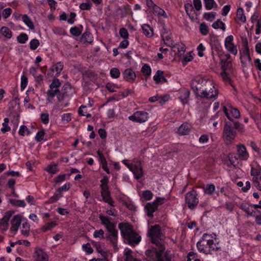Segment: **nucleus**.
<instances>
[{
	"instance_id": "nucleus-1",
	"label": "nucleus",
	"mask_w": 261,
	"mask_h": 261,
	"mask_svg": "<svg viewBox=\"0 0 261 261\" xmlns=\"http://www.w3.org/2000/svg\"><path fill=\"white\" fill-rule=\"evenodd\" d=\"M148 236L150 237L151 242L156 247L154 249H148L145 254L148 257L147 261H165L163 259V254L165 250L164 234L161 232L160 226L155 225L151 226Z\"/></svg>"
},
{
	"instance_id": "nucleus-2",
	"label": "nucleus",
	"mask_w": 261,
	"mask_h": 261,
	"mask_svg": "<svg viewBox=\"0 0 261 261\" xmlns=\"http://www.w3.org/2000/svg\"><path fill=\"white\" fill-rule=\"evenodd\" d=\"M118 228L125 243L134 246L141 241V236L133 229L132 225L129 223H120Z\"/></svg>"
},
{
	"instance_id": "nucleus-3",
	"label": "nucleus",
	"mask_w": 261,
	"mask_h": 261,
	"mask_svg": "<svg viewBox=\"0 0 261 261\" xmlns=\"http://www.w3.org/2000/svg\"><path fill=\"white\" fill-rule=\"evenodd\" d=\"M207 86H208V88H206L199 93H197V96L201 98L214 100L218 96V90L215 87L214 82H209L208 85Z\"/></svg>"
},
{
	"instance_id": "nucleus-4",
	"label": "nucleus",
	"mask_w": 261,
	"mask_h": 261,
	"mask_svg": "<svg viewBox=\"0 0 261 261\" xmlns=\"http://www.w3.org/2000/svg\"><path fill=\"white\" fill-rule=\"evenodd\" d=\"M108 232L106 234V238L112 244L115 250H117V240L118 232L116 224H111L106 228Z\"/></svg>"
},
{
	"instance_id": "nucleus-5",
	"label": "nucleus",
	"mask_w": 261,
	"mask_h": 261,
	"mask_svg": "<svg viewBox=\"0 0 261 261\" xmlns=\"http://www.w3.org/2000/svg\"><path fill=\"white\" fill-rule=\"evenodd\" d=\"M198 250L205 254H211L212 251H217L220 249V247L216 243H211L199 240L197 243Z\"/></svg>"
},
{
	"instance_id": "nucleus-6",
	"label": "nucleus",
	"mask_w": 261,
	"mask_h": 261,
	"mask_svg": "<svg viewBox=\"0 0 261 261\" xmlns=\"http://www.w3.org/2000/svg\"><path fill=\"white\" fill-rule=\"evenodd\" d=\"M185 202L191 210L195 209L199 203V199L197 197L196 191L192 190L186 193L185 195Z\"/></svg>"
},
{
	"instance_id": "nucleus-7",
	"label": "nucleus",
	"mask_w": 261,
	"mask_h": 261,
	"mask_svg": "<svg viewBox=\"0 0 261 261\" xmlns=\"http://www.w3.org/2000/svg\"><path fill=\"white\" fill-rule=\"evenodd\" d=\"M223 110L226 117L230 121H232L233 118L238 119L240 117L239 110L230 103L227 104L226 106H223Z\"/></svg>"
},
{
	"instance_id": "nucleus-8",
	"label": "nucleus",
	"mask_w": 261,
	"mask_h": 261,
	"mask_svg": "<svg viewBox=\"0 0 261 261\" xmlns=\"http://www.w3.org/2000/svg\"><path fill=\"white\" fill-rule=\"evenodd\" d=\"M146 5L148 9L154 15L158 17L167 18L168 16L165 11L155 5L152 0H146Z\"/></svg>"
},
{
	"instance_id": "nucleus-9",
	"label": "nucleus",
	"mask_w": 261,
	"mask_h": 261,
	"mask_svg": "<svg viewBox=\"0 0 261 261\" xmlns=\"http://www.w3.org/2000/svg\"><path fill=\"white\" fill-rule=\"evenodd\" d=\"M128 118L133 122L142 123L148 120L149 114L144 111H137L132 115L129 116Z\"/></svg>"
},
{
	"instance_id": "nucleus-10",
	"label": "nucleus",
	"mask_w": 261,
	"mask_h": 261,
	"mask_svg": "<svg viewBox=\"0 0 261 261\" xmlns=\"http://www.w3.org/2000/svg\"><path fill=\"white\" fill-rule=\"evenodd\" d=\"M235 129L230 124L226 123L223 131V138L227 143H230L235 137Z\"/></svg>"
},
{
	"instance_id": "nucleus-11",
	"label": "nucleus",
	"mask_w": 261,
	"mask_h": 261,
	"mask_svg": "<svg viewBox=\"0 0 261 261\" xmlns=\"http://www.w3.org/2000/svg\"><path fill=\"white\" fill-rule=\"evenodd\" d=\"M233 36L229 35L226 37L224 42V46L227 51L236 56L238 54L237 45L233 42Z\"/></svg>"
},
{
	"instance_id": "nucleus-12",
	"label": "nucleus",
	"mask_w": 261,
	"mask_h": 261,
	"mask_svg": "<svg viewBox=\"0 0 261 261\" xmlns=\"http://www.w3.org/2000/svg\"><path fill=\"white\" fill-rule=\"evenodd\" d=\"M127 168L132 171L137 179L140 178L143 175L141 164H126Z\"/></svg>"
},
{
	"instance_id": "nucleus-13",
	"label": "nucleus",
	"mask_w": 261,
	"mask_h": 261,
	"mask_svg": "<svg viewBox=\"0 0 261 261\" xmlns=\"http://www.w3.org/2000/svg\"><path fill=\"white\" fill-rule=\"evenodd\" d=\"M21 223V219L20 216L19 215H15L13 217L11 220V227L10 228V231H13L14 234L17 231L19 227L20 226Z\"/></svg>"
},
{
	"instance_id": "nucleus-14",
	"label": "nucleus",
	"mask_w": 261,
	"mask_h": 261,
	"mask_svg": "<svg viewBox=\"0 0 261 261\" xmlns=\"http://www.w3.org/2000/svg\"><path fill=\"white\" fill-rule=\"evenodd\" d=\"M123 76L126 81L130 83L133 82L136 78L135 72L131 68L125 69L123 72Z\"/></svg>"
},
{
	"instance_id": "nucleus-15",
	"label": "nucleus",
	"mask_w": 261,
	"mask_h": 261,
	"mask_svg": "<svg viewBox=\"0 0 261 261\" xmlns=\"http://www.w3.org/2000/svg\"><path fill=\"white\" fill-rule=\"evenodd\" d=\"M238 152L240 160L246 161L249 158V154L246 150L245 146L243 144L237 146Z\"/></svg>"
},
{
	"instance_id": "nucleus-16",
	"label": "nucleus",
	"mask_w": 261,
	"mask_h": 261,
	"mask_svg": "<svg viewBox=\"0 0 261 261\" xmlns=\"http://www.w3.org/2000/svg\"><path fill=\"white\" fill-rule=\"evenodd\" d=\"M35 257L36 261H48V256L47 253L42 249H36L35 252Z\"/></svg>"
},
{
	"instance_id": "nucleus-17",
	"label": "nucleus",
	"mask_w": 261,
	"mask_h": 261,
	"mask_svg": "<svg viewBox=\"0 0 261 261\" xmlns=\"http://www.w3.org/2000/svg\"><path fill=\"white\" fill-rule=\"evenodd\" d=\"M11 214L9 212L6 213L3 218L0 219V229L2 231H6L8 228V222Z\"/></svg>"
},
{
	"instance_id": "nucleus-18",
	"label": "nucleus",
	"mask_w": 261,
	"mask_h": 261,
	"mask_svg": "<svg viewBox=\"0 0 261 261\" xmlns=\"http://www.w3.org/2000/svg\"><path fill=\"white\" fill-rule=\"evenodd\" d=\"M192 128L191 124L186 122L182 124L178 128V133L180 135H187L189 134Z\"/></svg>"
},
{
	"instance_id": "nucleus-19",
	"label": "nucleus",
	"mask_w": 261,
	"mask_h": 261,
	"mask_svg": "<svg viewBox=\"0 0 261 261\" xmlns=\"http://www.w3.org/2000/svg\"><path fill=\"white\" fill-rule=\"evenodd\" d=\"M158 205L153 202L147 203L145 206L147 215L150 218H152L153 217V213L158 209Z\"/></svg>"
},
{
	"instance_id": "nucleus-20",
	"label": "nucleus",
	"mask_w": 261,
	"mask_h": 261,
	"mask_svg": "<svg viewBox=\"0 0 261 261\" xmlns=\"http://www.w3.org/2000/svg\"><path fill=\"white\" fill-rule=\"evenodd\" d=\"M101 195L103 201L108 203L112 207L115 206V202L111 197L109 190L101 191Z\"/></svg>"
},
{
	"instance_id": "nucleus-21",
	"label": "nucleus",
	"mask_w": 261,
	"mask_h": 261,
	"mask_svg": "<svg viewBox=\"0 0 261 261\" xmlns=\"http://www.w3.org/2000/svg\"><path fill=\"white\" fill-rule=\"evenodd\" d=\"M190 93V91L187 89H182L180 91L179 98L183 104L188 103Z\"/></svg>"
},
{
	"instance_id": "nucleus-22",
	"label": "nucleus",
	"mask_w": 261,
	"mask_h": 261,
	"mask_svg": "<svg viewBox=\"0 0 261 261\" xmlns=\"http://www.w3.org/2000/svg\"><path fill=\"white\" fill-rule=\"evenodd\" d=\"M240 60L244 68H249L252 67L251 59L250 55L240 56Z\"/></svg>"
},
{
	"instance_id": "nucleus-23",
	"label": "nucleus",
	"mask_w": 261,
	"mask_h": 261,
	"mask_svg": "<svg viewBox=\"0 0 261 261\" xmlns=\"http://www.w3.org/2000/svg\"><path fill=\"white\" fill-rule=\"evenodd\" d=\"M59 93V90H56L55 89H50V88L49 87V89L47 92V101H48L49 102L52 103L55 96Z\"/></svg>"
},
{
	"instance_id": "nucleus-24",
	"label": "nucleus",
	"mask_w": 261,
	"mask_h": 261,
	"mask_svg": "<svg viewBox=\"0 0 261 261\" xmlns=\"http://www.w3.org/2000/svg\"><path fill=\"white\" fill-rule=\"evenodd\" d=\"M99 218L101 222V224L104 225L106 228L111 224H116L115 223L111 222L112 219L111 218L108 216H105L102 214L99 215Z\"/></svg>"
},
{
	"instance_id": "nucleus-25",
	"label": "nucleus",
	"mask_w": 261,
	"mask_h": 261,
	"mask_svg": "<svg viewBox=\"0 0 261 261\" xmlns=\"http://www.w3.org/2000/svg\"><path fill=\"white\" fill-rule=\"evenodd\" d=\"M63 68V64L62 62H59L54 64L51 67V71L55 72V75L58 76Z\"/></svg>"
},
{
	"instance_id": "nucleus-26",
	"label": "nucleus",
	"mask_w": 261,
	"mask_h": 261,
	"mask_svg": "<svg viewBox=\"0 0 261 261\" xmlns=\"http://www.w3.org/2000/svg\"><path fill=\"white\" fill-rule=\"evenodd\" d=\"M141 28L143 34L147 37H151L153 36V30L149 25L147 24H143Z\"/></svg>"
},
{
	"instance_id": "nucleus-27",
	"label": "nucleus",
	"mask_w": 261,
	"mask_h": 261,
	"mask_svg": "<svg viewBox=\"0 0 261 261\" xmlns=\"http://www.w3.org/2000/svg\"><path fill=\"white\" fill-rule=\"evenodd\" d=\"M153 80L156 83H164L167 81L164 76L163 72L160 70L157 71L155 75L153 76Z\"/></svg>"
},
{
	"instance_id": "nucleus-28",
	"label": "nucleus",
	"mask_w": 261,
	"mask_h": 261,
	"mask_svg": "<svg viewBox=\"0 0 261 261\" xmlns=\"http://www.w3.org/2000/svg\"><path fill=\"white\" fill-rule=\"evenodd\" d=\"M216 234L214 233L212 234H209L205 233L203 234L202 238L200 240V241L208 242L210 243H215L213 239H216Z\"/></svg>"
},
{
	"instance_id": "nucleus-29",
	"label": "nucleus",
	"mask_w": 261,
	"mask_h": 261,
	"mask_svg": "<svg viewBox=\"0 0 261 261\" xmlns=\"http://www.w3.org/2000/svg\"><path fill=\"white\" fill-rule=\"evenodd\" d=\"M237 19L242 23H245L246 21V18L244 14V9L242 8L238 9L237 12Z\"/></svg>"
},
{
	"instance_id": "nucleus-30",
	"label": "nucleus",
	"mask_w": 261,
	"mask_h": 261,
	"mask_svg": "<svg viewBox=\"0 0 261 261\" xmlns=\"http://www.w3.org/2000/svg\"><path fill=\"white\" fill-rule=\"evenodd\" d=\"M22 19L23 22L25 23V25L31 30L34 29V25L33 22L31 20V18L27 15H24L22 16Z\"/></svg>"
},
{
	"instance_id": "nucleus-31",
	"label": "nucleus",
	"mask_w": 261,
	"mask_h": 261,
	"mask_svg": "<svg viewBox=\"0 0 261 261\" xmlns=\"http://www.w3.org/2000/svg\"><path fill=\"white\" fill-rule=\"evenodd\" d=\"M124 256L125 257L124 261H140L133 256L132 251L130 249H126L125 250Z\"/></svg>"
},
{
	"instance_id": "nucleus-32",
	"label": "nucleus",
	"mask_w": 261,
	"mask_h": 261,
	"mask_svg": "<svg viewBox=\"0 0 261 261\" xmlns=\"http://www.w3.org/2000/svg\"><path fill=\"white\" fill-rule=\"evenodd\" d=\"M57 165L58 164H49L44 170L49 173L55 174L59 170Z\"/></svg>"
},
{
	"instance_id": "nucleus-33",
	"label": "nucleus",
	"mask_w": 261,
	"mask_h": 261,
	"mask_svg": "<svg viewBox=\"0 0 261 261\" xmlns=\"http://www.w3.org/2000/svg\"><path fill=\"white\" fill-rule=\"evenodd\" d=\"M212 27L215 29H221L223 31H225L226 27L225 23L220 19H218L212 24Z\"/></svg>"
},
{
	"instance_id": "nucleus-34",
	"label": "nucleus",
	"mask_w": 261,
	"mask_h": 261,
	"mask_svg": "<svg viewBox=\"0 0 261 261\" xmlns=\"http://www.w3.org/2000/svg\"><path fill=\"white\" fill-rule=\"evenodd\" d=\"M162 37L164 40L165 43L169 46H172L173 43L171 40V35L170 34H162Z\"/></svg>"
},
{
	"instance_id": "nucleus-35",
	"label": "nucleus",
	"mask_w": 261,
	"mask_h": 261,
	"mask_svg": "<svg viewBox=\"0 0 261 261\" xmlns=\"http://www.w3.org/2000/svg\"><path fill=\"white\" fill-rule=\"evenodd\" d=\"M204 3L205 9L208 10L218 7L214 0H204Z\"/></svg>"
},
{
	"instance_id": "nucleus-36",
	"label": "nucleus",
	"mask_w": 261,
	"mask_h": 261,
	"mask_svg": "<svg viewBox=\"0 0 261 261\" xmlns=\"http://www.w3.org/2000/svg\"><path fill=\"white\" fill-rule=\"evenodd\" d=\"M100 187L101 188V191H107L109 190V187L108 186V177L106 176H104L101 180H100Z\"/></svg>"
},
{
	"instance_id": "nucleus-37",
	"label": "nucleus",
	"mask_w": 261,
	"mask_h": 261,
	"mask_svg": "<svg viewBox=\"0 0 261 261\" xmlns=\"http://www.w3.org/2000/svg\"><path fill=\"white\" fill-rule=\"evenodd\" d=\"M30 225L27 222L23 223L22 225L21 233L25 237H28L30 234Z\"/></svg>"
},
{
	"instance_id": "nucleus-38",
	"label": "nucleus",
	"mask_w": 261,
	"mask_h": 261,
	"mask_svg": "<svg viewBox=\"0 0 261 261\" xmlns=\"http://www.w3.org/2000/svg\"><path fill=\"white\" fill-rule=\"evenodd\" d=\"M1 34L6 38L9 39L12 37L11 31L6 27H3L1 30Z\"/></svg>"
},
{
	"instance_id": "nucleus-39",
	"label": "nucleus",
	"mask_w": 261,
	"mask_h": 261,
	"mask_svg": "<svg viewBox=\"0 0 261 261\" xmlns=\"http://www.w3.org/2000/svg\"><path fill=\"white\" fill-rule=\"evenodd\" d=\"M9 120L8 118H5L4 120V122L2 124V127L1 129V132L3 133H5L10 130V127L9 126L8 123Z\"/></svg>"
},
{
	"instance_id": "nucleus-40",
	"label": "nucleus",
	"mask_w": 261,
	"mask_h": 261,
	"mask_svg": "<svg viewBox=\"0 0 261 261\" xmlns=\"http://www.w3.org/2000/svg\"><path fill=\"white\" fill-rule=\"evenodd\" d=\"M79 114L81 116H86L87 118L91 117L92 115L87 112L86 106L82 105L79 109Z\"/></svg>"
},
{
	"instance_id": "nucleus-41",
	"label": "nucleus",
	"mask_w": 261,
	"mask_h": 261,
	"mask_svg": "<svg viewBox=\"0 0 261 261\" xmlns=\"http://www.w3.org/2000/svg\"><path fill=\"white\" fill-rule=\"evenodd\" d=\"M215 191V186L213 184L207 185L205 188H203L205 194L212 195Z\"/></svg>"
},
{
	"instance_id": "nucleus-42",
	"label": "nucleus",
	"mask_w": 261,
	"mask_h": 261,
	"mask_svg": "<svg viewBox=\"0 0 261 261\" xmlns=\"http://www.w3.org/2000/svg\"><path fill=\"white\" fill-rule=\"evenodd\" d=\"M221 64L223 71L230 69L231 67V62L227 60L222 59Z\"/></svg>"
},
{
	"instance_id": "nucleus-43",
	"label": "nucleus",
	"mask_w": 261,
	"mask_h": 261,
	"mask_svg": "<svg viewBox=\"0 0 261 261\" xmlns=\"http://www.w3.org/2000/svg\"><path fill=\"white\" fill-rule=\"evenodd\" d=\"M57 225V223L56 222H50L46 223L41 228V230L43 232H46L47 231L51 230L54 227H55Z\"/></svg>"
},
{
	"instance_id": "nucleus-44",
	"label": "nucleus",
	"mask_w": 261,
	"mask_h": 261,
	"mask_svg": "<svg viewBox=\"0 0 261 261\" xmlns=\"http://www.w3.org/2000/svg\"><path fill=\"white\" fill-rule=\"evenodd\" d=\"M18 134L21 136H24L25 135H30L31 132L29 131V129L25 125H22L20 126Z\"/></svg>"
},
{
	"instance_id": "nucleus-45",
	"label": "nucleus",
	"mask_w": 261,
	"mask_h": 261,
	"mask_svg": "<svg viewBox=\"0 0 261 261\" xmlns=\"http://www.w3.org/2000/svg\"><path fill=\"white\" fill-rule=\"evenodd\" d=\"M93 244H94L96 250L100 253L102 256L103 257H106L107 255V252L103 250L102 248L101 247V245L99 243H93Z\"/></svg>"
},
{
	"instance_id": "nucleus-46",
	"label": "nucleus",
	"mask_w": 261,
	"mask_h": 261,
	"mask_svg": "<svg viewBox=\"0 0 261 261\" xmlns=\"http://www.w3.org/2000/svg\"><path fill=\"white\" fill-rule=\"evenodd\" d=\"M250 204L242 203L239 205V207L245 212L248 215L253 216V212H251L249 209V206H251Z\"/></svg>"
},
{
	"instance_id": "nucleus-47",
	"label": "nucleus",
	"mask_w": 261,
	"mask_h": 261,
	"mask_svg": "<svg viewBox=\"0 0 261 261\" xmlns=\"http://www.w3.org/2000/svg\"><path fill=\"white\" fill-rule=\"evenodd\" d=\"M28 36L25 33H21L17 37V41L21 44L25 43L28 40Z\"/></svg>"
},
{
	"instance_id": "nucleus-48",
	"label": "nucleus",
	"mask_w": 261,
	"mask_h": 261,
	"mask_svg": "<svg viewBox=\"0 0 261 261\" xmlns=\"http://www.w3.org/2000/svg\"><path fill=\"white\" fill-rule=\"evenodd\" d=\"M216 16V13L214 12H206L203 15L204 19L210 21H213L215 18Z\"/></svg>"
},
{
	"instance_id": "nucleus-49",
	"label": "nucleus",
	"mask_w": 261,
	"mask_h": 261,
	"mask_svg": "<svg viewBox=\"0 0 261 261\" xmlns=\"http://www.w3.org/2000/svg\"><path fill=\"white\" fill-rule=\"evenodd\" d=\"M10 202L13 205L24 207L25 206V203L24 200H16V199H10Z\"/></svg>"
},
{
	"instance_id": "nucleus-50",
	"label": "nucleus",
	"mask_w": 261,
	"mask_h": 261,
	"mask_svg": "<svg viewBox=\"0 0 261 261\" xmlns=\"http://www.w3.org/2000/svg\"><path fill=\"white\" fill-rule=\"evenodd\" d=\"M30 48L31 50H36L40 45L39 41L37 39H33L30 42Z\"/></svg>"
},
{
	"instance_id": "nucleus-51",
	"label": "nucleus",
	"mask_w": 261,
	"mask_h": 261,
	"mask_svg": "<svg viewBox=\"0 0 261 261\" xmlns=\"http://www.w3.org/2000/svg\"><path fill=\"white\" fill-rule=\"evenodd\" d=\"M111 76L113 79H117L120 76V72L117 68H112L110 71Z\"/></svg>"
},
{
	"instance_id": "nucleus-52",
	"label": "nucleus",
	"mask_w": 261,
	"mask_h": 261,
	"mask_svg": "<svg viewBox=\"0 0 261 261\" xmlns=\"http://www.w3.org/2000/svg\"><path fill=\"white\" fill-rule=\"evenodd\" d=\"M199 30L201 34L206 36L208 33L207 25L205 23H202L199 26Z\"/></svg>"
},
{
	"instance_id": "nucleus-53",
	"label": "nucleus",
	"mask_w": 261,
	"mask_h": 261,
	"mask_svg": "<svg viewBox=\"0 0 261 261\" xmlns=\"http://www.w3.org/2000/svg\"><path fill=\"white\" fill-rule=\"evenodd\" d=\"M62 196L61 194L59 193L57 191L54 196L51 197L47 201L48 203H53L56 202Z\"/></svg>"
},
{
	"instance_id": "nucleus-54",
	"label": "nucleus",
	"mask_w": 261,
	"mask_h": 261,
	"mask_svg": "<svg viewBox=\"0 0 261 261\" xmlns=\"http://www.w3.org/2000/svg\"><path fill=\"white\" fill-rule=\"evenodd\" d=\"M177 49L178 54L180 55H182L185 51V46L182 44H176L172 46Z\"/></svg>"
},
{
	"instance_id": "nucleus-55",
	"label": "nucleus",
	"mask_w": 261,
	"mask_h": 261,
	"mask_svg": "<svg viewBox=\"0 0 261 261\" xmlns=\"http://www.w3.org/2000/svg\"><path fill=\"white\" fill-rule=\"evenodd\" d=\"M141 71L144 75H149L151 72V69L148 65L144 64L142 67Z\"/></svg>"
},
{
	"instance_id": "nucleus-56",
	"label": "nucleus",
	"mask_w": 261,
	"mask_h": 261,
	"mask_svg": "<svg viewBox=\"0 0 261 261\" xmlns=\"http://www.w3.org/2000/svg\"><path fill=\"white\" fill-rule=\"evenodd\" d=\"M142 196L145 200H149L152 198L153 194L149 190H145L143 192Z\"/></svg>"
},
{
	"instance_id": "nucleus-57",
	"label": "nucleus",
	"mask_w": 261,
	"mask_h": 261,
	"mask_svg": "<svg viewBox=\"0 0 261 261\" xmlns=\"http://www.w3.org/2000/svg\"><path fill=\"white\" fill-rule=\"evenodd\" d=\"M28 83V80L27 77L24 75V73L22 74V75L21 76V89L22 90H24Z\"/></svg>"
},
{
	"instance_id": "nucleus-58",
	"label": "nucleus",
	"mask_w": 261,
	"mask_h": 261,
	"mask_svg": "<svg viewBox=\"0 0 261 261\" xmlns=\"http://www.w3.org/2000/svg\"><path fill=\"white\" fill-rule=\"evenodd\" d=\"M61 120L64 124L68 123L71 120V114L70 113L64 114L62 116Z\"/></svg>"
},
{
	"instance_id": "nucleus-59",
	"label": "nucleus",
	"mask_w": 261,
	"mask_h": 261,
	"mask_svg": "<svg viewBox=\"0 0 261 261\" xmlns=\"http://www.w3.org/2000/svg\"><path fill=\"white\" fill-rule=\"evenodd\" d=\"M61 85V83L58 79H54L49 87L50 89H55L56 90H59V88Z\"/></svg>"
},
{
	"instance_id": "nucleus-60",
	"label": "nucleus",
	"mask_w": 261,
	"mask_h": 261,
	"mask_svg": "<svg viewBox=\"0 0 261 261\" xmlns=\"http://www.w3.org/2000/svg\"><path fill=\"white\" fill-rule=\"evenodd\" d=\"M91 6L92 4L90 3V1L88 0V2L86 3H83L81 4L80 5V8L82 10H88L91 9Z\"/></svg>"
},
{
	"instance_id": "nucleus-61",
	"label": "nucleus",
	"mask_w": 261,
	"mask_h": 261,
	"mask_svg": "<svg viewBox=\"0 0 261 261\" xmlns=\"http://www.w3.org/2000/svg\"><path fill=\"white\" fill-rule=\"evenodd\" d=\"M196 81L202 86H207L208 85V82H212L211 81H208L207 79H205L202 77H197Z\"/></svg>"
},
{
	"instance_id": "nucleus-62",
	"label": "nucleus",
	"mask_w": 261,
	"mask_h": 261,
	"mask_svg": "<svg viewBox=\"0 0 261 261\" xmlns=\"http://www.w3.org/2000/svg\"><path fill=\"white\" fill-rule=\"evenodd\" d=\"M170 98V96L168 94H165L161 97L159 96V102L160 105H163L166 102L169 101Z\"/></svg>"
},
{
	"instance_id": "nucleus-63",
	"label": "nucleus",
	"mask_w": 261,
	"mask_h": 261,
	"mask_svg": "<svg viewBox=\"0 0 261 261\" xmlns=\"http://www.w3.org/2000/svg\"><path fill=\"white\" fill-rule=\"evenodd\" d=\"M106 87L107 89L111 92H115L116 89L118 88V87L116 85L111 83H108L106 85Z\"/></svg>"
},
{
	"instance_id": "nucleus-64",
	"label": "nucleus",
	"mask_w": 261,
	"mask_h": 261,
	"mask_svg": "<svg viewBox=\"0 0 261 261\" xmlns=\"http://www.w3.org/2000/svg\"><path fill=\"white\" fill-rule=\"evenodd\" d=\"M119 35L124 39H128V33L125 28H121L119 30Z\"/></svg>"
}]
</instances>
